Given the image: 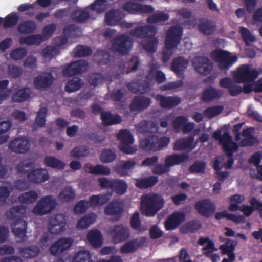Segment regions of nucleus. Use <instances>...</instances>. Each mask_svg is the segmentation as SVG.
Masks as SVG:
<instances>
[{"label":"nucleus","mask_w":262,"mask_h":262,"mask_svg":"<svg viewBox=\"0 0 262 262\" xmlns=\"http://www.w3.org/2000/svg\"><path fill=\"white\" fill-rule=\"evenodd\" d=\"M164 204L163 198L157 193H148L141 197V211L146 216H154Z\"/></svg>","instance_id":"f257e3e1"},{"label":"nucleus","mask_w":262,"mask_h":262,"mask_svg":"<svg viewBox=\"0 0 262 262\" xmlns=\"http://www.w3.org/2000/svg\"><path fill=\"white\" fill-rule=\"evenodd\" d=\"M180 41V25L172 26L166 33L165 48L163 51L162 57L164 63H166L168 61L172 54V49L176 48Z\"/></svg>","instance_id":"f03ea898"},{"label":"nucleus","mask_w":262,"mask_h":262,"mask_svg":"<svg viewBox=\"0 0 262 262\" xmlns=\"http://www.w3.org/2000/svg\"><path fill=\"white\" fill-rule=\"evenodd\" d=\"M210 58L217 63V67L221 71L228 70L238 59L236 55L220 49L213 50L210 53Z\"/></svg>","instance_id":"7ed1b4c3"},{"label":"nucleus","mask_w":262,"mask_h":262,"mask_svg":"<svg viewBox=\"0 0 262 262\" xmlns=\"http://www.w3.org/2000/svg\"><path fill=\"white\" fill-rule=\"evenodd\" d=\"M260 72L248 64H242L235 71L234 78L239 83H252L258 78Z\"/></svg>","instance_id":"20e7f679"},{"label":"nucleus","mask_w":262,"mask_h":262,"mask_svg":"<svg viewBox=\"0 0 262 262\" xmlns=\"http://www.w3.org/2000/svg\"><path fill=\"white\" fill-rule=\"evenodd\" d=\"M109 234L113 242L117 244L127 241L130 237L131 232L128 227L120 224L111 227Z\"/></svg>","instance_id":"39448f33"},{"label":"nucleus","mask_w":262,"mask_h":262,"mask_svg":"<svg viewBox=\"0 0 262 262\" xmlns=\"http://www.w3.org/2000/svg\"><path fill=\"white\" fill-rule=\"evenodd\" d=\"M117 137L121 142L119 148L123 152L133 154L136 151V149L132 145L134 142V138L129 131L122 129L118 133Z\"/></svg>","instance_id":"423d86ee"},{"label":"nucleus","mask_w":262,"mask_h":262,"mask_svg":"<svg viewBox=\"0 0 262 262\" xmlns=\"http://www.w3.org/2000/svg\"><path fill=\"white\" fill-rule=\"evenodd\" d=\"M56 202L51 195L43 196L37 203L33 209V213L37 215L49 213L55 208Z\"/></svg>","instance_id":"0eeeda50"},{"label":"nucleus","mask_w":262,"mask_h":262,"mask_svg":"<svg viewBox=\"0 0 262 262\" xmlns=\"http://www.w3.org/2000/svg\"><path fill=\"white\" fill-rule=\"evenodd\" d=\"M133 45L132 38L125 35L122 34L115 38L112 45L113 50L122 55L128 54Z\"/></svg>","instance_id":"6e6552de"},{"label":"nucleus","mask_w":262,"mask_h":262,"mask_svg":"<svg viewBox=\"0 0 262 262\" xmlns=\"http://www.w3.org/2000/svg\"><path fill=\"white\" fill-rule=\"evenodd\" d=\"M67 222L65 216L60 214L51 217L48 224L49 232L52 234H59L66 229Z\"/></svg>","instance_id":"1a4fd4ad"},{"label":"nucleus","mask_w":262,"mask_h":262,"mask_svg":"<svg viewBox=\"0 0 262 262\" xmlns=\"http://www.w3.org/2000/svg\"><path fill=\"white\" fill-rule=\"evenodd\" d=\"M88 67L89 64L86 61L77 60L69 63L64 67L62 71V74L64 77H70L86 71Z\"/></svg>","instance_id":"9d476101"},{"label":"nucleus","mask_w":262,"mask_h":262,"mask_svg":"<svg viewBox=\"0 0 262 262\" xmlns=\"http://www.w3.org/2000/svg\"><path fill=\"white\" fill-rule=\"evenodd\" d=\"M55 80V78L51 72H45L34 78V85L37 90L45 91L52 85Z\"/></svg>","instance_id":"9b49d317"},{"label":"nucleus","mask_w":262,"mask_h":262,"mask_svg":"<svg viewBox=\"0 0 262 262\" xmlns=\"http://www.w3.org/2000/svg\"><path fill=\"white\" fill-rule=\"evenodd\" d=\"M194 208L200 215L205 217L211 216L216 210L215 205L208 199L197 201L194 204Z\"/></svg>","instance_id":"f8f14e48"},{"label":"nucleus","mask_w":262,"mask_h":262,"mask_svg":"<svg viewBox=\"0 0 262 262\" xmlns=\"http://www.w3.org/2000/svg\"><path fill=\"white\" fill-rule=\"evenodd\" d=\"M147 237L141 236L139 238H136L129 240L120 247V252L122 254L135 252L147 242Z\"/></svg>","instance_id":"ddd939ff"},{"label":"nucleus","mask_w":262,"mask_h":262,"mask_svg":"<svg viewBox=\"0 0 262 262\" xmlns=\"http://www.w3.org/2000/svg\"><path fill=\"white\" fill-rule=\"evenodd\" d=\"M123 9L131 14H150L154 11V8L149 5H142L139 3L128 1L123 5Z\"/></svg>","instance_id":"4468645a"},{"label":"nucleus","mask_w":262,"mask_h":262,"mask_svg":"<svg viewBox=\"0 0 262 262\" xmlns=\"http://www.w3.org/2000/svg\"><path fill=\"white\" fill-rule=\"evenodd\" d=\"M157 28L151 25L138 26L129 31L130 35L139 38L152 37L157 33Z\"/></svg>","instance_id":"2eb2a0df"},{"label":"nucleus","mask_w":262,"mask_h":262,"mask_svg":"<svg viewBox=\"0 0 262 262\" xmlns=\"http://www.w3.org/2000/svg\"><path fill=\"white\" fill-rule=\"evenodd\" d=\"M196 71L201 75L209 74L212 69V63L208 58L204 56L196 57L193 61Z\"/></svg>","instance_id":"dca6fc26"},{"label":"nucleus","mask_w":262,"mask_h":262,"mask_svg":"<svg viewBox=\"0 0 262 262\" xmlns=\"http://www.w3.org/2000/svg\"><path fill=\"white\" fill-rule=\"evenodd\" d=\"M220 143L222 145L223 149L227 156H233L234 152L238 147L237 144L232 141V137L228 132L223 133Z\"/></svg>","instance_id":"f3484780"},{"label":"nucleus","mask_w":262,"mask_h":262,"mask_svg":"<svg viewBox=\"0 0 262 262\" xmlns=\"http://www.w3.org/2000/svg\"><path fill=\"white\" fill-rule=\"evenodd\" d=\"M29 141L25 137L17 138L12 140L9 144V149L14 152L24 154L30 149Z\"/></svg>","instance_id":"a211bd4d"},{"label":"nucleus","mask_w":262,"mask_h":262,"mask_svg":"<svg viewBox=\"0 0 262 262\" xmlns=\"http://www.w3.org/2000/svg\"><path fill=\"white\" fill-rule=\"evenodd\" d=\"M151 100L149 97L143 96H135L129 105L132 112H141L150 106Z\"/></svg>","instance_id":"6ab92c4d"},{"label":"nucleus","mask_w":262,"mask_h":262,"mask_svg":"<svg viewBox=\"0 0 262 262\" xmlns=\"http://www.w3.org/2000/svg\"><path fill=\"white\" fill-rule=\"evenodd\" d=\"M73 240L70 238H60L55 242L50 248L52 255L56 256L69 249L72 244Z\"/></svg>","instance_id":"aec40b11"},{"label":"nucleus","mask_w":262,"mask_h":262,"mask_svg":"<svg viewBox=\"0 0 262 262\" xmlns=\"http://www.w3.org/2000/svg\"><path fill=\"white\" fill-rule=\"evenodd\" d=\"M27 178L30 182L38 184L47 181L49 174L47 170L45 169H36L29 172L27 175Z\"/></svg>","instance_id":"412c9836"},{"label":"nucleus","mask_w":262,"mask_h":262,"mask_svg":"<svg viewBox=\"0 0 262 262\" xmlns=\"http://www.w3.org/2000/svg\"><path fill=\"white\" fill-rule=\"evenodd\" d=\"M155 99L159 102L162 108L170 109L180 103V98L172 96H165L161 94H158L155 96Z\"/></svg>","instance_id":"4be33fe9"},{"label":"nucleus","mask_w":262,"mask_h":262,"mask_svg":"<svg viewBox=\"0 0 262 262\" xmlns=\"http://www.w3.org/2000/svg\"><path fill=\"white\" fill-rule=\"evenodd\" d=\"M123 210V207L119 201L113 200L105 208L104 211L107 215H113L119 219Z\"/></svg>","instance_id":"5701e85b"},{"label":"nucleus","mask_w":262,"mask_h":262,"mask_svg":"<svg viewBox=\"0 0 262 262\" xmlns=\"http://www.w3.org/2000/svg\"><path fill=\"white\" fill-rule=\"evenodd\" d=\"M158 136L150 134L140 140V145L142 149L147 151H156V144H157Z\"/></svg>","instance_id":"b1692460"},{"label":"nucleus","mask_w":262,"mask_h":262,"mask_svg":"<svg viewBox=\"0 0 262 262\" xmlns=\"http://www.w3.org/2000/svg\"><path fill=\"white\" fill-rule=\"evenodd\" d=\"M102 123L104 126H107L121 123V117L118 114H112L110 112L104 111L101 114L100 117Z\"/></svg>","instance_id":"393cba45"},{"label":"nucleus","mask_w":262,"mask_h":262,"mask_svg":"<svg viewBox=\"0 0 262 262\" xmlns=\"http://www.w3.org/2000/svg\"><path fill=\"white\" fill-rule=\"evenodd\" d=\"M237 241H232L229 247L226 245H221L219 249L222 250V253L227 255L229 259L224 258L222 262H233L235 259V255L234 252L235 247L237 245Z\"/></svg>","instance_id":"a878e982"},{"label":"nucleus","mask_w":262,"mask_h":262,"mask_svg":"<svg viewBox=\"0 0 262 262\" xmlns=\"http://www.w3.org/2000/svg\"><path fill=\"white\" fill-rule=\"evenodd\" d=\"M223 95L222 90L213 87L206 88L204 90L202 95V100L205 102H208L213 100L219 99Z\"/></svg>","instance_id":"bb28decb"},{"label":"nucleus","mask_w":262,"mask_h":262,"mask_svg":"<svg viewBox=\"0 0 262 262\" xmlns=\"http://www.w3.org/2000/svg\"><path fill=\"white\" fill-rule=\"evenodd\" d=\"M27 222L23 219H17L14 222V227L12 228V231L15 235L23 240L26 233Z\"/></svg>","instance_id":"cd10ccee"},{"label":"nucleus","mask_w":262,"mask_h":262,"mask_svg":"<svg viewBox=\"0 0 262 262\" xmlns=\"http://www.w3.org/2000/svg\"><path fill=\"white\" fill-rule=\"evenodd\" d=\"M85 168L86 172L94 175L107 176L111 173V169L108 167L101 164L94 166L92 164H86Z\"/></svg>","instance_id":"c85d7f7f"},{"label":"nucleus","mask_w":262,"mask_h":262,"mask_svg":"<svg viewBox=\"0 0 262 262\" xmlns=\"http://www.w3.org/2000/svg\"><path fill=\"white\" fill-rule=\"evenodd\" d=\"M86 237L89 243L93 247L99 248L103 243L102 235L98 230L90 231L87 234Z\"/></svg>","instance_id":"c756f323"},{"label":"nucleus","mask_w":262,"mask_h":262,"mask_svg":"<svg viewBox=\"0 0 262 262\" xmlns=\"http://www.w3.org/2000/svg\"><path fill=\"white\" fill-rule=\"evenodd\" d=\"M40 248L35 245H31L18 248L20 255L24 258L29 259L36 257L40 252Z\"/></svg>","instance_id":"7c9ffc66"},{"label":"nucleus","mask_w":262,"mask_h":262,"mask_svg":"<svg viewBox=\"0 0 262 262\" xmlns=\"http://www.w3.org/2000/svg\"><path fill=\"white\" fill-rule=\"evenodd\" d=\"M158 182V177L151 176L144 178H139L136 180V186L140 189H147L155 186Z\"/></svg>","instance_id":"2f4dec72"},{"label":"nucleus","mask_w":262,"mask_h":262,"mask_svg":"<svg viewBox=\"0 0 262 262\" xmlns=\"http://www.w3.org/2000/svg\"><path fill=\"white\" fill-rule=\"evenodd\" d=\"M180 225V212H176L169 215L165 220V228L166 230H172Z\"/></svg>","instance_id":"473e14b6"},{"label":"nucleus","mask_w":262,"mask_h":262,"mask_svg":"<svg viewBox=\"0 0 262 262\" xmlns=\"http://www.w3.org/2000/svg\"><path fill=\"white\" fill-rule=\"evenodd\" d=\"M37 28L36 23L32 20H26L17 26V31L21 34H27L34 33Z\"/></svg>","instance_id":"72a5a7b5"},{"label":"nucleus","mask_w":262,"mask_h":262,"mask_svg":"<svg viewBox=\"0 0 262 262\" xmlns=\"http://www.w3.org/2000/svg\"><path fill=\"white\" fill-rule=\"evenodd\" d=\"M31 91L27 87L18 90L14 93L11 97L13 102L20 103L26 101L30 96Z\"/></svg>","instance_id":"f704fd0d"},{"label":"nucleus","mask_w":262,"mask_h":262,"mask_svg":"<svg viewBox=\"0 0 262 262\" xmlns=\"http://www.w3.org/2000/svg\"><path fill=\"white\" fill-rule=\"evenodd\" d=\"M110 198L107 194H98L91 195L88 204L92 207L101 206L106 204Z\"/></svg>","instance_id":"c9c22d12"},{"label":"nucleus","mask_w":262,"mask_h":262,"mask_svg":"<svg viewBox=\"0 0 262 262\" xmlns=\"http://www.w3.org/2000/svg\"><path fill=\"white\" fill-rule=\"evenodd\" d=\"M136 164L135 161H121L116 165L115 170L121 176H125L128 174V170L134 168Z\"/></svg>","instance_id":"e433bc0d"},{"label":"nucleus","mask_w":262,"mask_h":262,"mask_svg":"<svg viewBox=\"0 0 262 262\" xmlns=\"http://www.w3.org/2000/svg\"><path fill=\"white\" fill-rule=\"evenodd\" d=\"M43 41L41 35L39 34H32L27 36H22L19 39V43L27 45H39Z\"/></svg>","instance_id":"4c0bfd02"},{"label":"nucleus","mask_w":262,"mask_h":262,"mask_svg":"<svg viewBox=\"0 0 262 262\" xmlns=\"http://www.w3.org/2000/svg\"><path fill=\"white\" fill-rule=\"evenodd\" d=\"M128 186L124 180L119 179H113L112 190L119 195H123L126 193Z\"/></svg>","instance_id":"58836bf2"},{"label":"nucleus","mask_w":262,"mask_h":262,"mask_svg":"<svg viewBox=\"0 0 262 262\" xmlns=\"http://www.w3.org/2000/svg\"><path fill=\"white\" fill-rule=\"evenodd\" d=\"M130 224L131 228L138 233H142L147 230L146 227L142 226L140 214L138 211L133 214L130 218Z\"/></svg>","instance_id":"ea45409f"},{"label":"nucleus","mask_w":262,"mask_h":262,"mask_svg":"<svg viewBox=\"0 0 262 262\" xmlns=\"http://www.w3.org/2000/svg\"><path fill=\"white\" fill-rule=\"evenodd\" d=\"M43 161L47 166L52 168L61 170L65 167V164L62 161L53 156L45 157Z\"/></svg>","instance_id":"a19ab883"},{"label":"nucleus","mask_w":262,"mask_h":262,"mask_svg":"<svg viewBox=\"0 0 262 262\" xmlns=\"http://www.w3.org/2000/svg\"><path fill=\"white\" fill-rule=\"evenodd\" d=\"M58 197L63 202H69L75 197V192L71 186H67L59 193Z\"/></svg>","instance_id":"79ce46f5"},{"label":"nucleus","mask_w":262,"mask_h":262,"mask_svg":"<svg viewBox=\"0 0 262 262\" xmlns=\"http://www.w3.org/2000/svg\"><path fill=\"white\" fill-rule=\"evenodd\" d=\"M224 217L236 223H240L243 222L244 220L243 216L229 213L226 210L216 212L215 214V218L216 220H219Z\"/></svg>","instance_id":"37998d69"},{"label":"nucleus","mask_w":262,"mask_h":262,"mask_svg":"<svg viewBox=\"0 0 262 262\" xmlns=\"http://www.w3.org/2000/svg\"><path fill=\"white\" fill-rule=\"evenodd\" d=\"M96 218V216L95 214H88L77 222V228L79 229L87 228L95 222Z\"/></svg>","instance_id":"c03bdc74"},{"label":"nucleus","mask_w":262,"mask_h":262,"mask_svg":"<svg viewBox=\"0 0 262 262\" xmlns=\"http://www.w3.org/2000/svg\"><path fill=\"white\" fill-rule=\"evenodd\" d=\"M199 30L203 34L210 35L212 34L216 29V25L210 21L206 20L200 22L198 25Z\"/></svg>","instance_id":"a18cd8bd"},{"label":"nucleus","mask_w":262,"mask_h":262,"mask_svg":"<svg viewBox=\"0 0 262 262\" xmlns=\"http://www.w3.org/2000/svg\"><path fill=\"white\" fill-rule=\"evenodd\" d=\"M71 17L74 21L84 23L90 17L89 12L85 10H74L71 14Z\"/></svg>","instance_id":"49530a36"},{"label":"nucleus","mask_w":262,"mask_h":262,"mask_svg":"<svg viewBox=\"0 0 262 262\" xmlns=\"http://www.w3.org/2000/svg\"><path fill=\"white\" fill-rule=\"evenodd\" d=\"M92 255L87 250H80L75 253L72 262H92Z\"/></svg>","instance_id":"de8ad7c7"},{"label":"nucleus","mask_w":262,"mask_h":262,"mask_svg":"<svg viewBox=\"0 0 262 262\" xmlns=\"http://www.w3.org/2000/svg\"><path fill=\"white\" fill-rule=\"evenodd\" d=\"M155 78L156 82L158 84L162 83L166 81V76L164 73L161 71H156V68L154 65L151 66L150 71L146 79Z\"/></svg>","instance_id":"09e8293b"},{"label":"nucleus","mask_w":262,"mask_h":262,"mask_svg":"<svg viewBox=\"0 0 262 262\" xmlns=\"http://www.w3.org/2000/svg\"><path fill=\"white\" fill-rule=\"evenodd\" d=\"M201 227V225L198 221L192 220L186 223L184 226L181 227V233H194L200 229Z\"/></svg>","instance_id":"8fccbe9b"},{"label":"nucleus","mask_w":262,"mask_h":262,"mask_svg":"<svg viewBox=\"0 0 262 262\" xmlns=\"http://www.w3.org/2000/svg\"><path fill=\"white\" fill-rule=\"evenodd\" d=\"M82 83L78 77H74L72 79L69 80L65 86V91L68 93H71L79 90Z\"/></svg>","instance_id":"3c124183"},{"label":"nucleus","mask_w":262,"mask_h":262,"mask_svg":"<svg viewBox=\"0 0 262 262\" xmlns=\"http://www.w3.org/2000/svg\"><path fill=\"white\" fill-rule=\"evenodd\" d=\"M37 198V193L35 191L31 190L20 195L18 200L23 204H29L35 202Z\"/></svg>","instance_id":"603ef678"},{"label":"nucleus","mask_w":262,"mask_h":262,"mask_svg":"<svg viewBox=\"0 0 262 262\" xmlns=\"http://www.w3.org/2000/svg\"><path fill=\"white\" fill-rule=\"evenodd\" d=\"M27 207L23 205L13 206L10 210V214L12 219H23L26 212Z\"/></svg>","instance_id":"864d4df0"},{"label":"nucleus","mask_w":262,"mask_h":262,"mask_svg":"<svg viewBox=\"0 0 262 262\" xmlns=\"http://www.w3.org/2000/svg\"><path fill=\"white\" fill-rule=\"evenodd\" d=\"M194 136L191 135L187 138L181 139V150H187L190 151H192L196 147V144H194Z\"/></svg>","instance_id":"5fc2aeb1"},{"label":"nucleus","mask_w":262,"mask_h":262,"mask_svg":"<svg viewBox=\"0 0 262 262\" xmlns=\"http://www.w3.org/2000/svg\"><path fill=\"white\" fill-rule=\"evenodd\" d=\"M116 158L115 152L111 149H104L100 155V161L105 163H111Z\"/></svg>","instance_id":"6e6d98bb"},{"label":"nucleus","mask_w":262,"mask_h":262,"mask_svg":"<svg viewBox=\"0 0 262 262\" xmlns=\"http://www.w3.org/2000/svg\"><path fill=\"white\" fill-rule=\"evenodd\" d=\"M74 51L75 56L77 57L88 56L92 53V51L90 47L82 45H77Z\"/></svg>","instance_id":"4d7b16f0"},{"label":"nucleus","mask_w":262,"mask_h":262,"mask_svg":"<svg viewBox=\"0 0 262 262\" xmlns=\"http://www.w3.org/2000/svg\"><path fill=\"white\" fill-rule=\"evenodd\" d=\"M89 153L88 148L85 146H77L70 152V156L73 158H79L87 156Z\"/></svg>","instance_id":"13d9d810"},{"label":"nucleus","mask_w":262,"mask_h":262,"mask_svg":"<svg viewBox=\"0 0 262 262\" xmlns=\"http://www.w3.org/2000/svg\"><path fill=\"white\" fill-rule=\"evenodd\" d=\"M169 16L168 14L164 13H157L149 16L147 19V21L150 23H156L164 22L169 19Z\"/></svg>","instance_id":"bf43d9fd"},{"label":"nucleus","mask_w":262,"mask_h":262,"mask_svg":"<svg viewBox=\"0 0 262 262\" xmlns=\"http://www.w3.org/2000/svg\"><path fill=\"white\" fill-rule=\"evenodd\" d=\"M19 20V17L15 13L8 15L4 20L3 27L5 28H11L15 26Z\"/></svg>","instance_id":"052dcab7"},{"label":"nucleus","mask_w":262,"mask_h":262,"mask_svg":"<svg viewBox=\"0 0 262 262\" xmlns=\"http://www.w3.org/2000/svg\"><path fill=\"white\" fill-rule=\"evenodd\" d=\"M47 114V109L46 107H42L39 110L37 113V116L35 118V123L38 127H42L46 123V118Z\"/></svg>","instance_id":"680f3d73"},{"label":"nucleus","mask_w":262,"mask_h":262,"mask_svg":"<svg viewBox=\"0 0 262 262\" xmlns=\"http://www.w3.org/2000/svg\"><path fill=\"white\" fill-rule=\"evenodd\" d=\"M241 36L246 45L254 42L255 40V37L252 35L249 30L246 27H242L240 29Z\"/></svg>","instance_id":"e2e57ef3"},{"label":"nucleus","mask_w":262,"mask_h":262,"mask_svg":"<svg viewBox=\"0 0 262 262\" xmlns=\"http://www.w3.org/2000/svg\"><path fill=\"white\" fill-rule=\"evenodd\" d=\"M206 165L204 162L196 161L189 167V172L191 173H203L205 171Z\"/></svg>","instance_id":"0e129e2a"},{"label":"nucleus","mask_w":262,"mask_h":262,"mask_svg":"<svg viewBox=\"0 0 262 262\" xmlns=\"http://www.w3.org/2000/svg\"><path fill=\"white\" fill-rule=\"evenodd\" d=\"M148 38L150 40L143 45V49L149 53H154L157 51L158 40L155 36Z\"/></svg>","instance_id":"69168bd1"},{"label":"nucleus","mask_w":262,"mask_h":262,"mask_svg":"<svg viewBox=\"0 0 262 262\" xmlns=\"http://www.w3.org/2000/svg\"><path fill=\"white\" fill-rule=\"evenodd\" d=\"M120 21L119 16L114 11H110L105 14V21L110 26H115Z\"/></svg>","instance_id":"338daca9"},{"label":"nucleus","mask_w":262,"mask_h":262,"mask_svg":"<svg viewBox=\"0 0 262 262\" xmlns=\"http://www.w3.org/2000/svg\"><path fill=\"white\" fill-rule=\"evenodd\" d=\"M223 108L224 107L222 105L209 107L204 111V114L207 117L211 118L220 114Z\"/></svg>","instance_id":"774afa93"}]
</instances>
